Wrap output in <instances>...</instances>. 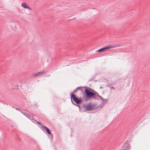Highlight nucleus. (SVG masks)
Returning <instances> with one entry per match:
<instances>
[{"instance_id": "2", "label": "nucleus", "mask_w": 150, "mask_h": 150, "mask_svg": "<svg viewBox=\"0 0 150 150\" xmlns=\"http://www.w3.org/2000/svg\"><path fill=\"white\" fill-rule=\"evenodd\" d=\"M78 90L77 87L75 90L73 92L71 93L70 94L71 96L70 98L72 104L75 105L73 102V100L74 101L76 104H80L83 102V100L81 98H78L76 97V95L74 94V93H76L77 91Z\"/></svg>"}, {"instance_id": "10", "label": "nucleus", "mask_w": 150, "mask_h": 150, "mask_svg": "<svg viewBox=\"0 0 150 150\" xmlns=\"http://www.w3.org/2000/svg\"><path fill=\"white\" fill-rule=\"evenodd\" d=\"M21 6L25 8H27L30 10H31V8L29 7L25 3H23L21 5Z\"/></svg>"}, {"instance_id": "3", "label": "nucleus", "mask_w": 150, "mask_h": 150, "mask_svg": "<svg viewBox=\"0 0 150 150\" xmlns=\"http://www.w3.org/2000/svg\"><path fill=\"white\" fill-rule=\"evenodd\" d=\"M82 107L85 111H89L95 110L96 109V105L94 104L88 103L83 105Z\"/></svg>"}, {"instance_id": "4", "label": "nucleus", "mask_w": 150, "mask_h": 150, "mask_svg": "<svg viewBox=\"0 0 150 150\" xmlns=\"http://www.w3.org/2000/svg\"><path fill=\"white\" fill-rule=\"evenodd\" d=\"M118 47V46H107L105 47L101 48L100 49H99L98 50L96 51V52H102L106 50H108L109 49L112 48H115L116 47Z\"/></svg>"}, {"instance_id": "1", "label": "nucleus", "mask_w": 150, "mask_h": 150, "mask_svg": "<svg viewBox=\"0 0 150 150\" xmlns=\"http://www.w3.org/2000/svg\"><path fill=\"white\" fill-rule=\"evenodd\" d=\"M88 88L89 90L86 89L85 96L84 98L86 101H87L91 99L98 100L99 98L101 100H103V98L100 96L97 92L92 90L89 88Z\"/></svg>"}, {"instance_id": "12", "label": "nucleus", "mask_w": 150, "mask_h": 150, "mask_svg": "<svg viewBox=\"0 0 150 150\" xmlns=\"http://www.w3.org/2000/svg\"><path fill=\"white\" fill-rule=\"evenodd\" d=\"M77 105H75L76 106H78L79 108V110H81V106L80 105H79V104H76Z\"/></svg>"}, {"instance_id": "11", "label": "nucleus", "mask_w": 150, "mask_h": 150, "mask_svg": "<svg viewBox=\"0 0 150 150\" xmlns=\"http://www.w3.org/2000/svg\"><path fill=\"white\" fill-rule=\"evenodd\" d=\"M37 123L39 125H41L42 128H43V126H44V125H42L41 123L40 122H37Z\"/></svg>"}, {"instance_id": "9", "label": "nucleus", "mask_w": 150, "mask_h": 150, "mask_svg": "<svg viewBox=\"0 0 150 150\" xmlns=\"http://www.w3.org/2000/svg\"><path fill=\"white\" fill-rule=\"evenodd\" d=\"M46 72L42 71H41L37 73L33 74V76L35 77L39 75H40L43 74H44Z\"/></svg>"}, {"instance_id": "8", "label": "nucleus", "mask_w": 150, "mask_h": 150, "mask_svg": "<svg viewBox=\"0 0 150 150\" xmlns=\"http://www.w3.org/2000/svg\"><path fill=\"white\" fill-rule=\"evenodd\" d=\"M129 144L128 142H125L123 145L122 148L123 150H128L129 149Z\"/></svg>"}, {"instance_id": "6", "label": "nucleus", "mask_w": 150, "mask_h": 150, "mask_svg": "<svg viewBox=\"0 0 150 150\" xmlns=\"http://www.w3.org/2000/svg\"><path fill=\"white\" fill-rule=\"evenodd\" d=\"M26 111L27 112V113L25 112H21L25 116H26L27 117H28V118L30 119L31 117H32L33 118V117L34 116V115L31 112H30L28 110H26Z\"/></svg>"}, {"instance_id": "7", "label": "nucleus", "mask_w": 150, "mask_h": 150, "mask_svg": "<svg viewBox=\"0 0 150 150\" xmlns=\"http://www.w3.org/2000/svg\"><path fill=\"white\" fill-rule=\"evenodd\" d=\"M43 128L45 129L48 134L50 135L51 139H53V135L52 134L51 132L50 131L49 129L45 126H43Z\"/></svg>"}, {"instance_id": "13", "label": "nucleus", "mask_w": 150, "mask_h": 150, "mask_svg": "<svg viewBox=\"0 0 150 150\" xmlns=\"http://www.w3.org/2000/svg\"><path fill=\"white\" fill-rule=\"evenodd\" d=\"M110 89H111V90L114 89H115L114 88L113 86H111L110 87Z\"/></svg>"}, {"instance_id": "5", "label": "nucleus", "mask_w": 150, "mask_h": 150, "mask_svg": "<svg viewBox=\"0 0 150 150\" xmlns=\"http://www.w3.org/2000/svg\"><path fill=\"white\" fill-rule=\"evenodd\" d=\"M88 87H87L86 86H80L77 87V89H78V90H80L82 92H84L83 96L84 98L85 96L86 89L89 90V89H88Z\"/></svg>"}]
</instances>
